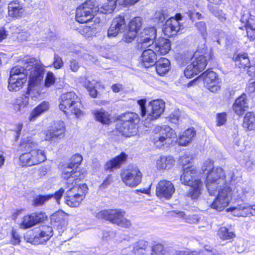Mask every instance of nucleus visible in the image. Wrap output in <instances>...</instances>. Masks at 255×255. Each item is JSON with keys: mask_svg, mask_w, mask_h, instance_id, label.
Here are the masks:
<instances>
[{"mask_svg": "<svg viewBox=\"0 0 255 255\" xmlns=\"http://www.w3.org/2000/svg\"><path fill=\"white\" fill-rule=\"evenodd\" d=\"M243 127L248 130L255 128V115L254 113H247L244 119Z\"/></svg>", "mask_w": 255, "mask_h": 255, "instance_id": "e433bc0d", "label": "nucleus"}, {"mask_svg": "<svg viewBox=\"0 0 255 255\" xmlns=\"http://www.w3.org/2000/svg\"><path fill=\"white\" fill-rule=\"evenodd\" d=\"M79 32L85 37H92L96 35L97 29L94 27L83 25L79 28Z\"/></svg>", "mask_w": 255, "mask_h": 255, "instance_id": "ea45409f", "label": "nucleus"}, {"mask_svg": "<svg viewBox=\"0 0 255 255\" xmlns=\"http://www.w3.org/2000/svg\"><path fill=\"white\" fill-rule=\"evenodd\" d=\"M153 133L151 141L156 148L160 149L168 147L172 143V138L176 136L174 130L167 125L155 127Z\"/></svg>", "mask_w": 255, "mask_h": 255, "instance_id": "423d86ee", "label": "nucleus"}, {"mask_svg": "<svg viewBox=\"0 0 255 255\" xmlns=\"http://www.w3.org/2000/svg\"><path fill=\"white\" fill-rule=\"evenodd\" d=\"M227 212H231L233 216L236 217H246L250 215L255 216V204L250 205L247 203H243L237 206L227 209Z\"/></svg>", "mask_w": 255, "mask_h": 255, "instance_id": "6ab92c4d", "label": "nucleus"}, {"mask_svg": "<svg viewBox=\"0 0 255 255\" xmlns=\"http://www.w3.org/2000/svg\"><path fill=\"white\" fill-rule=\"evenodd\" d=\"M62 177L65 180V183L67 188H72L74 186H79L77 183L84 178V175L81 174L79 171L71 170V168H65L62 174Z\"/></svg>", "mask_w": 255, "mask_h": 255, "instance_id": "a211bd4d", "label": "nucleus"}, {"mask_svg": "<svg viewBox=\"0 0 255 255\" xmlns=\"http://www.w3.org/2000/svg\"><path fill=\"white\" fill-rule=\"evenodd\" d=\"M142 26V18L140 17H135L132 19L128 23V27L131 30L137 31Z\"/></svg>", "mask_w": 255, "mask_h": 255, "instance_id": "79ce46f5", "label": "nucleus"}, {"mask_svg": "<svg viewBox=\"0 0 255 255\" xmlns=\"http://www.w3.org/2000/svg\"><path fill=\"white\" fill-rule=\"evenodd\" d=\"M53 64L54 68L56 69H60L63 66V62L62 58L56 54H54Z\"/></svg>", "mask_w": 255, "mask_h": 255, "instance_id": "864d4df0", "label": "nucleus"}, {"mask_svg": "<svg viewBox=\"0 0 255 255\" xmlns=\"http://www.w3.org/2000/svg\"><path fill=\"white\" fill-rule=\"evenodd\" d=\"M53 196V194H49L46 195H38L35 197L34 200V204L36 205H42L45 202L47 201Z\"/></svg>", "mask_w": 255, "mask_h": 255, "instance_id": "09e8293b", "label": "nucleus"}, {"mask_svg": "<svg viewBox=\"0 0 255 255\" xmlns=\"http://www.w3.org/2000/svg\"><path fill=\"white\" fill-rule=\"evenodd\" d=\"M126 213L120 209L103 210L98 212L96 217L99 219H104L117 226L129 228L131 226L130 221L125 217Z\"/></svg>", "mask_w": 255, "mask_h": 255, "instance_id": "0eeeda50", "label": "nucleus"}, {"mask_svg": "<svg viewBox=\"0 0 255 255\" xmlns=\"http://www.w3.org/2000/svg\"><path fill=\"white\" fill-rule=\"evenodd\" d=\"M119 4V0H107L100 7H99V11L101 13H111L116 8V4Z\"/></svg>", "mask_w": 255, "mask_h": 255, "instance_id": "f704fd0d", "label": "nucleus"}, {"mask_svg": "<svg viewBox=\"0 0 255 255\" xmlns=\"http://www.w3.org/2000/svg\"><path fill=\"white\" fill-rule=\"evenodd\" d=\"M226 113H220L217 115V125L218 126H221L223 125L226 122Z\"/></svg>", "mask_w": 255, "mask_h": 255, "instance_id": "5fc2aeb1", "label": "nucleus"}, {"mask_svg": "<svg viewBox=\"0 0 255 255\" xmlns=\"http://www.w3.org/2000/svg\"><path fill=\"white\" fill-rule=\"evenodd\" d=\"M142 174L138 169L125 172L122 175V179L126 186L133 188L136 187L141 181Z\"/></svg>", "mask_w": 255, "mask_h": 255, "instance_id": "aec40b11", "label": "nucleus"}, {"mask_svg": "<svg viewBox=\"0 0 255 255\" xmlns=\"http://www.w3.org/2000/svg\"><path fill=\"white\" fill-rule=\"evenodd\" d=\"M70 67L73 72H77L79 68L78 63L75 60L70 61Z\"/></svg>", "mask_w": 255, "mask_h": 255, "instance_id": "e2e57ef3", "label": "nucleus"}, {"mask_svg": "<svg viewBox=\"0 0 255 255\" xmlns=\"http://www.w3.org/2000/svg\"><path fill=\"white\" fill-rule=\"evenodd\" d=\"M202 169L204 171H208V172L213 169H215L213 166V161L210 159L205 160L202 166Z\"/></svg>", "mask_w": 255, "mask_h": 255, "instance_id": "3c124183", "label": "nucleus"}, {"mask_svg": "<svg viewBox=\"0 0 255 255\" xmlns=\"http://www.w3.org/2000/svg\"><path fill=\"white\" fill-rule=\"evenodd\" d=\"M65 126L63 121H55L49 128L48 129L42 132L44 140L50 141L54 138H61L65 135Z\"/></svg>", "mask_w": 255, "mask_h": 255, "instance_id": "ddd939ff", "label": "nucleus"}, {"mask_svg": "<svg viewBox=\"0 0 255 255\" xmlns=\"http://www.w3.org/2000/svg\"><path fill=\"white\" fill-rule=\"evenodd\" d=\"M113 182V177L111 175H109L107 178L104 180L101 185V187L103 188H106Z\"/></svg>", "mask_w": 255, "mask_h": 255, "instance_id": "69168bd1", "label": "nucleus"}, {"mask_svg": "<svg viewBox=\"0 0 255 255\" xmlns=\"http://www.w3.org/2000/svg\"><path fill=\"white\" fill-rule=\"evenodd\" d=\"M146 103V99H141L137 101V103L139 105L140 112H146L145 104Z\"/></svg>", "mask_w": 255, "mask_h": 255, "instance_id": "680f3d73", "label": "nucleus"}, {"mask_svg": "<svg viewBox=\"0 0 255 255\" xmlns=\"http://www.w3.org/2000/svg\"><path fill=\"white\" fill-rule=\"evenodd\" d=\"M218 235L222 240H229L235 237L234 233L233 232H229L228 229L225 227L219 229Z\"/></svg>", "mask_w": 255, "mask_h": 255, "instance_id": "37998d69", "label": "nucleus"}, {"mask_svg": "<svg viewBox=\"0 0 255 255\" xmlns=\"http://www.w3.org/2000/svg\"><path fill=\"white\" fill-rule=\"evenodd\" d=\"M67 214L62 211H58L52 215L51 221L58 229H62L67 225Z\"/></svg>", "mask_w": 255, "mask_h": 255, "instance_id": "cd10ccee", "label": "nucleus"}, {"mask_svg": "<svg viewBox=\"0 0 255 255\" xmlns=\"http://www.w3.org/2000/svg\"><path fill=\"white\" fill-rule=\"evenodd\" d=\"M82 81H81V82L86 87L90 96L93 98L96 97L97 95V91L95 89V86L97 84V82L94 80L90 81L85 78H82Z\"/></svg>", "mask_w": 255, "mask_h": 255, "instance_id": "72a5a7b5", "label": "nucleus"}, {"mask_svg": "<svg viewBox=\"0 0 255 255\" xmlns=\"http://www.w3.org/2000/svg\"><path fill=\"white\" fill-rule=\"evenodd\" d=\"M56 78L53 72L49 71L47 73L44 81V86L48 88L53 85L55 82Z\"/></svg>", "mask_w": 255, "mask_h": 255, "instance_id": "de8ad7c7", "label": "nucleus"}, {"mask_svg": "<svg viewBox=\"0 0 255 255\" xmlns=\"http://www.w3.org/2000/svg\"><path fill=\"white\" fill-rule=\"evenodd\" d=\"M94 117L97 121L103 124H109L117 120L114 117H112L109 113H95Z\"/></svg>", "mask_w": 255, "mask_h": 255, "instance_id": "c9c22d12", "label": "nucleus"}, {"mask_svg": "<svg viewBox=\"0 0 255 255\" xmlns=\"http://www.w3.org/2000/svg\"><path fill=\"white\" fill-rule=\"evenodd\" d=\"M126 27L125 18L123 16L115 17L108 30V36L109 38L115 37L119 33L124 31Z\"/></svg>", "mask_w": 255, "mask_h": 255, "instance_id": "412c9836", "label": "nucleus"}, {"mask_svg": "<svg viewBox=\"0 0 255 255\" xmlns=\"http://www.w3.org/2000/svg\"><path fill=\"white\" fill-rule=\"evenodd\" d=\"M140 117H138L136 113H126L129 118H135L132 120L124 121L119 120L116 125L117 130L122 135L126 137H130L136 134L137 131V123L141 120L146 127H149V123L158 118L160 114L158 113H139Z\"/></svg>", "mask_w": 255, "mask_h": 255, "instance_id": "f03ea898", "label": "nucleus"}, {"mask_svg": "<svg viewBox=\"0 0 255 255\" xmlns=\"http://www.w3.org/2000/svg\"><path fill=\"white\" fill-rule=\"evenodd\" d=\"M181 19V15L177 13L175 17H172L167 19L163 27L164 34L168 37L176 35L182 28L179 20Z\"/></svg>", "mask_w": 255, "mask_h": 255, "instance_id": "f3484780", "label": "nucleus"}, {"mask_svg": "<svg viewBox=\"0 0 255 255\" xmlns=\"http://www.w3.org/2000/svg\"><path fill=\"white\" fill-rule=\"evenodd\" d=\"M157 55L154 50L149 48L144 50L140 57L141 64L145 68L154 65L157 60Z\"/></svg>", "mask_w": 255, "mask_h": 255, "instance_id": "393cba45", "label": "nucleus"}, {"mask_svg": "<svg viewBox=\"0 0 255 255\" xmlns=\"http://www.w3.org/2000/svg\"><path fill=\"white\" fill-rule=\"evenodd\" d=\"M197 171L193 166L184 167L180 181L184 185L190 186L191 188L188 196L193 199H197L201 193L203 184L200 180L196 178Z\"/></svg>", "mask_w": 255, "mask_h": 255, "instance_id": "39448f33", "label": "nucleus"}, {"mask_svg": "<svg viewBox=\"0 0 255 255\" xmlns=\"http://www.w3.org/2000/svg\"><path fill=\"white\" fill-rule=\"evenodd\" d=\"M11 242L13 245H17L20 242L19 235L15 230H12V231Z\"/></svg>", "mask_w": 255, "mask_h": 255, "instance_id": "bf43d9fd", "label": "nucleus"}, {"mask_svg": "<svg viewBox=\"0 0 255 255\" xmlns=\"http://www.w3.org/2000/svg\"><path fill=\"white\" fill-rule=\"evenodd\" d=\"M225 178L224 170L221 167L212 170L206 177V186L209 194H217L210 207L218 211H221L228 206L232 199V190L227 186Z\"/></svg>", "mask_w": 255, "mask_h": 255, "instance_id": "f257e3e1", "label": "nucleus"}, {"mask_svg": "<svg viewBox=\"0 0 255 255\" xmlns=\"http://www.w3.org/2000/svg\"><path fill=\"white\" fill-rule=\"evenodd\" d=\"M236 190L237 196L241 199L244 197H251L254 194V190L249 186L244 187H238Z\"/></svg>", "mask_w": 255, "mask_h": 255, "instance_id": "4c0bfd02", "label": "nucleus"}, {"mask_svg": "<svg viewBox=\"0 0 255 255\" xmlns=\"http://www.w3.org/2000/svg\"><path fill=\"white\" fill-rule=\"evenodd\" d=\"M25 72L29 75V82L26 95L31 98L36 97L40 94V85L43 79L44 69L40 65L34 64L30 61L25 68Z\"/></svg>", "mask_w": 255, "mask_h": 255, "instance_id": "20e7f679", "label": "nucleus"}, {"mask_svg": "<svg viewBox=\"0 0 255 255\" xmlns=\"http://www.w3.org/2000/svg\"><path fill=\"white\" fill-rule=\"evenodd\" d=\"M170 61L168 59L162 58L157 62L156 64V70L160 76L165 75L170 69Z\"/></svg>", "mask_w": 255, "mask_h": 255, "instance_id": "2f4dec72", "label": "nucleus"}, {"mask_svg": "<svg viewBox=\"0 0 255 255\" xmlns=\"http://www.w3.org/2000/svg\"><path fill=\"white\" fill-rule=\"evenodd\" d=\"M46 218L47 216L43 212L33 213L23 217L21 223L19 224V228L21 229L30 228L37 224L43 222Z\"/></svg>", "mask_w": 255, "mask_h": 255, "instance_id": "dca6fc26", "label": "nucleus"}, {"mask_svg": "<svg viewBox=\"0 0 255 255\" xmlns=\"http://www.w3.org/2000/svg\"><path fill=\"white\" fill-rule=\"evenodd\" d=\"M174 192V186L169 181L161 180L156 185V195L159 198L169 200L172 197Z\"/></svg>", "mask_w": 255, "mask_h": 255, "instance_id": "2eb2a0df", "label": "nucleus"}, {"mask_svg": "<svg viewBox=\"0 0 255 255\" xmlns=\"http://www.w3.org/2000/svg\"><path fill=\"white\" fill-rule=\"evenodd\" d=\"M139 0H119V4L121 5H132L137 2Z\"/></svg>", "mask_w": 255, "mask_h": 255, "instance_id": "052dcab7", "label": "nucleus"}, {"mask_svg": "<svg viewBox=\"0 0 255 255\" xmlns=\"http://www.w3.org/2000/svg\"><path fill=\"white\" fill-rule=\"evenodd\" d=\"M64 189L63 188H60L58 191H57L55 193L54 197L58 203H59V200L62 197V196L64 193Z\"/></svg>", "mask_w": 255, "mask_h": 255, "instance_id": "338daca9", "label": "nucleus"}, {"mask_svg": "<svg viewBox=\"0 0 255 255\" xmlns=\"http://www.w3.org/2000/svg\"><path fill=\"white\" fill-rule=\"evenodd\" d=\"M169 120L172 123L177 124L179 120V116L177 113H172L170 115Z\"/></svg>", "mask_w": 255, "mask_h": 255, "instance_id": "0e129e2a", "label": "nucleus"}, {"mask_svg": "<svg viewBox=\"0 0 255 255\" xmlns=\"http://www.w3.org/2000/svg\"><path fill=\"white\" fill-rule=\"evenodd\" d=\"M153 31L155 33V38L156 36V30L155 28L154 27H150L148 28H145L142 31V32L140 33L141 36H144L145 37H150V33L152 31Z\"/></svg>", "mask_w": 255, "mask_h": 255, "instance_id": "6e6d98bb", "label": "nucleus"}, {"mask_svg": "<svg viewBox=\"0 0 255 255\" xmlns=\"http://www.w3.org/2000/svg\"><path fill=\"white\" fill-rule=\"evenodd\" d=\"M248 108L249 104L245 94H243L238 97L233 105V109L235 112H245Z\"/></svg>", "mask_w": 255, "mask_h": 255, "instance_id": "c85d7f7f", "label": "nucleus"}, {"mask_svg": "<svg viewBox=\"0 0 255 255\" xmlns=\"http://www.w3.org/2000/svg\"><path fill=\"white\" fill-rule=\"evenodd\" d=\"M27 81V73L24 67L15 66L13 67L10 73L8 89L10 91H18L20 90Z\"/></svg>", "mask_w": 255, "mask_h": 255, "instance_id": "1a4fd4ad", "label": "nucleus"}, {"mask_svg": "<svg viewBox=\"0 0 255 255\" xmlns=\"http://www.w3.org/2000/svg\"><path fill=\"white\" fill-rule=\"evenodd\" d=\"M37 144L31 138L24 139L20 144V147L29 152L21 154L19 157L21 165L31 166L45 161L47 158L43 150L34 149Z\"/></svg>", "mask_w": 255, "mask_h": 255, "instance_id": "7ed1b4c3", "label": "nucleus"}, {"mask_svg": "<svg viewBox=\"0 0 255 255\" xmlns=\"http://www.w3.org/2000/svg\"><path fill=\"white\" fill-rule=\"evenodd\" d=\"M196 132L193 128L186 129L183 133L179 136L178 142L180 145H187L195 135Z\"/></svg>", "mask_w": 255, "mask_h": 255, "instance_id": "c756f323", "label": "nucleus"}, {"mask_svg": "<svg viewBox=\"0 0 255 255\" xmlns=\"http://www.w3.org/2000/svg\"><path fill=\"white\" fill-rule=\"evenodd\" d=\"M205 54L206 55L198 56V52L195 53L191 59V64H189L184 70V75L187 78H191L205 69L208 56L207 53Z\"/></svg>", "mask_w": 255, "mask_h": 255, "instance_id": "f8f14e48", "label": "nucleus"}, {"mask_svg": "<svg viewBox=\"0 0 255 255\" xmlns=\"http://www.w3.org/2000/svg\"><path fill=\"white\" fill-rule=\"evenodd\" d=\"M99 11L95 0H88L79 5L76 9V20L79 23H85L93 18Z\"/></svg>", "mask_w": 255, "mask_h": 255, "instance_id": "6e6552de", "label": "nucleus"}, {"mask_svg": "<svg viewBox=\"0 0 255 255\" xmlns=\"http://www.w3.org/2000/svg\"><path fill=\"white\" fill-rule=\"evenodd\" d=\"M246 91L250 94L255 93V79L250 80L249 85L246 88Z\"/></svg>", "mask_w": 255, "mask_h": 255, "instance_id": "4d7b16f0", "label": "nucleus"}, {"mask_svg": "<svg viewBox=\"0 0 255 255\" xmlns=\"http://www.w3.org/2000/svg\"><path fill=\"white\" fill-rule=\"evenodd\" d=\"M112 89L115 93H118L123 89V86L121 84H115L112 85Z\"/></svg>", "mask_w": 255, "mask_h": 255, "instance_id": "774afa93", "label": "nucleus"}, {"mask_svg": "<svg viewBox=\"0 0 255 255\" xmlns=\"http://www.w3.org/2000/svg\"><path fill=\"white\" fill-rule=\"evenodd\" d=\"M88 190L85 184L75 186L69 189L66 193L65 202L70 207H78L85 196Z\"/></svg>", "mask_w": 255, "mask_h": 255, "instance_id": "9d476101", "label": "nucleus"}, {"mask_svg": "<svg viewBox=\"0 0 255 255\" xmlns=\"http://www.w3.org/2000/svg\"><path fill=\"white\" fill-rule=\"evenodd\" d=\"M53 236V230L51 227H43L39 233L35 235L32 241L33 244H40L46 243Z\"/></svg>", "mask_w": 255, "mask_h": 255, "instance_id": "a878e982", "label": "nucleus"}, {"mask_svg": "<svg viewBox=\"0 0 255 255\" xmlns=\"http://www.w3.org/2000/svg\"><path fill=\"white\" fill-rule=\"evenodd\" d=\"M149 106L151 107L152 112H164L165 109V103L161 99L151 100Z\"/></svg>", "mask_w": 255, "mask_h": 255, "instance_id": "58836bf2", "label": "nucleus"}, {"mask_svg": "<svg viewBox=\"0 0 255 255\" xmlns=\"http://www.w3.org/2000/svg\"><path fill=\"white\" fill-rule=\"evenodd\" d=\"M150 33V37H144L140 35L137 39V48L143 49L148 47H151L154 44L155 40V33L152 30Z\"/></svg>", "mask_w": 255, "mask_h": 255, "instance_id": "7c9ffc66", "label": "nucleus"}, {"mask_svg": "<svg viewBox=\"0 0 255 255\" xmlns=\"http://www.w3.org/2000/svg\"><path fill=\"white\" fill-rule=\"evenodd\" d=\"M136 34L137 33L135 32V31L131 30L128 28L124 34L123 40L127 43H130L134 40Z\"/></svg>", "mask_w": 255, "mask_h": 255, "instance_id": "a18cd8bd", "label": "nucleus"}, {"mask_svg": "<svg viewBox=\"0 0 255 255\" xmlns=\"http://www.w3.org/2000/svg\"><path fill=\"white\" fill-rule=\"evenodd\" d=\"M174 162L171 156L162 155L156 159L155 167L158 170H168L173 166Z\"/></svg>", "mask_w": 255, "mask_h": 255, "instance_id": "bb28decb", "label": "nucleus"}, {"mask_svg": "<svg viewBox=\"0 0 255 255\" xmlns=\"http://www.w3.org/2000/svg\"><path fill=\"white\" fill-rule=\"evenodd\" d=\"M152 48L157 55H163L169 52L171 49V43L168 39L159 37L154 41Z\"/></svg>", "mask_w": 255, "mask_h": 255, "instance_id": "4be33fe9", "label": "nucleus"}, {"mask_svg": "<svg viewBox=\"0 0 255 255\" xmlns=\"http://www.w3.org/2000/svg\"><path fill=\"white\" fill-rule=\"evenodd\" d=\"M196 26L197 29L201 32L203 36L206 34V24L203 21H200L196 23Z\"/></svg>", "mask_w": 255, "mask_h": 255, "instance_id": "13d9d810", "label": "nucleus"}, {"mask_svg": "<svg viewBox=\"0 0 255 255\" xmlns=\"http://www.w3.org/2000/svg\"><path fill=\"white\" fill-rule=\"evenodd\" d=\"M198 78L203 80L204 86L211 92L216 93L220 90L219 79L215 72L206 71Z\"/></svg>", "mask_w": 255, "mask_h": 255, "instance_id": "4468645a", "label": "nucleus"}, {"mask_svg": "<svg viewBox=\"0 0 255 255\" xmlns=\"http://www.w3.org/2000/svg\"><path fill=\"white\" fill-rule=\"evenodd\" d=\"M82 107L75 93L70 92L61 95L59 109L62 112H82Z\"/></svg>", "mask_w": 255, "mask_h": 255, "instance_id": "9b49d317", "label": "nucleus"}, {"mask_svg": "<svg viewBox=\"0 0 255 255\" xmlns=\"http://www.w3.org/2000/svg\"><path fill=\"white\" fill-rule=\"evenodd\" d=\"M236 65L239 68L246 69L250 64V61L248 56L246 53L239 54L234 57Z\"/></svg>", "mask_w": 255, "mask_h": 255, "instance_id": "473e14b6", "label": "nucleus"}, {"mask_svg": "<svg viewBox=\"0 0 255 255\" xmlns=\"http://www.w3.org/2000/svg\"><path fill=\"white\" fill-rule=\"evenodd\" d=\"M83 159L82 156L79 154L73 155L71 157V162L68 165L66 168H71V170H74V168L78 166Z\"/></svg>", "mask_w": 255, "mask_h": 255, "instance_id": "c03bdc74", "label": "nucleus"}, {"mask_svg": "<svg viewBox=\"0 0 255 255\" xmlns=\"http://www.w3.org/2000/svg\"><path fill=\"white\" fill-rule=\"evenodd\" d=\"M178 217L183 219L186 222L190 224L197 223L200 221V218L197 215H187L184 212L179 211L177 213Z\"/></svg>", "mask_w": 255, "mask_h": 255, "instance_id": "a19ab883", "label": "nucleus"}, {"mask_svg": "<svg viewBox=\"0 0 255 255\" xmlns=\"http://www.w3.org/2000/svg\"><path fill=\"white\" fill-rule=\"evenodd\" d=\"M25 12L23 5L17 0L11 1L8 5V16L17 19L20 18L24 14Z\"/></svg>", "mask_w": 255, "mask_h": 255, "instance_id": "b1692460", "label": "nucleus"}, {"mask_svg": "<svg viewBox=\"0 0 255 255\" xmlns=\"http://www.w3.org/2000/svg\"><path fill=\"white\" fill-rule=\"evenodd\" d=\"M49 103L44 101L38 105L33 112H45L49 110Z\"/></svg>", "mask_w": 255, "mask_h": 255, "instance_id": "603ef678", "label": "nucleus"}, {"mask_svg": "<svg viewBox=\"0 0 255 255\" xmlns=\"http://www.w3.org/2000/svg\"><path fill=\"white\" fill-rule=\"evenodd\" d=\"M164 252L163 246L157 244L153 247L151 255H164Z\"/></svg>", "mask_w": 255, "mask_h": 255, "instance_id": "8fccbe9b", "label": "nucleus"}, {"mask_svg": "<svg viewBox=\"0 0 255 255\" xmlns=\"http://www.w3.org/2000/svg\"><path fill=\"white\" fill-rule=\"evenodd\" d=\"M247 34L249 38L251 40H254L255 39V24H252L250 21H248L246 26Z\"/></svg>", "mask_w": 255, "mask_h": 255, "instance_id": "49530a36", "label": "nucleus"}, {"mask_svg": "<svg viewBox=\"0 0 255 255\" xmlns=\"http://www.w3.org/2000/svg\"><path fill=\"white\" fill-rule=\"evenodd\" d=\"M128 158V155L122 152L120 154L107 161L105 165V169L107 171H112L119 169L124 164Z\"/></svg>", "mask_w": 255, "mask_h": 255, "instance_id": "5701e85b", "label": "nucleus"}]
</instances>
